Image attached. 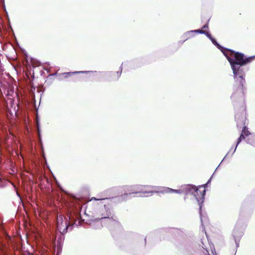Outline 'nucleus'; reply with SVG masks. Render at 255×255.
<instances>
[{
	"label": "nucleus",
	"instance_id": "obj_30",
	"mask_svg": "<svg viewBox=\"0 0 255 255\" xmlns=\"http://www.w3.org/2000/svg\"><path fill=\"white\" fill-rule=\"evenodd\" d=\"M231 151H233L232 148L230 149V150L229 151V152H231Z\"/></svg>",
	"mask_w": 255,
	"mask_h": 255
},
{
	"label": "nucleus",
	"instance_id": "obj_29",
	"mask_svg": "<svg viewBox=\"0 0 255 255\" xmlns=\"http://www.w3.org/2000/svg\"><path fill=\"white\" fill-rule=\"evenodd\" d=\"M248 143L252 144L251 142H250L249 141H247Z\"/></svg>",
	"mask_w": 255,
	"mask_h": 255
},
{
	"label": "nucleus",
	"instance_id": "obj_26",
	"mask_svg": "<svg viewBox=\"0 0 255 255\" xmlns=\"http://www.w3.org/2000/svg\"><path fill=\"white\" fill-rule=\"evenodd\" d=\"M208 27L207 25V24H206V25H204V26H203V28H206V27Z\"/></svg>",
	"mask_w": 255,
	"mask_h": 255
},
{
	"label": "nucleus",
	"instance_id": "obj_8",
	"mask_svg": "<svg viewBox=\"0 0 255 255\" xmlns=\"http://www.w3.org/2000/svg\"><path fill=\"white\" fill-rule=\"evenodd\" d=\"M119 191H121L122 195L118 197V200L120 201H126L132 198V195L129 192H126L122 186L118 188Z\"/></svg>",
	"mask_w": 255,
	"mask_h": 255
},
{
	"label": "nucleus",
	"instance_id": "obj_23",
	"mask_svg": "<svg viewBox=\"0 0 255 255\" xmlns=\"http://www.w3.org/2000/svg\"><path fill=\"white\" fill-rule=\"evenodd\" d=\"M206 253H205V255H209V252L206 249L205 250Z\"/></svg>",
	"mask_w": 255,
	"mask_h": 255
},
{
	"label": "nucleus",
	"instance_id": "obj_31",
	"mask_svg": "<svg viewBox=\"0 0 255 255\" xmlns=\"http://www.w3.org/2000/svg\"><path fill=\"white\" fill-rule=\"evenodd\" d=\"M146 238L144 239L145 242H146Z\"/></svg>",
	"mask_w": 255,
	"mask_h": 255
},
{
	"label": "nucleus",
	"instance_id": "obj_16",
	"mask_svg": "<svg viewBox=\"0 0 255 255\" xmlns=\"http://www.w3.org/2000/svg\"><path fill=\"white\" fill-rule=\"evenodd\" d=\"M193 32H195V33H201V34H205L206 33V31L204 30H203L201 29H197V30H193L188 31L186 33V34H189L190 33H193Z\"/></svg>",
	"mask_w": 255,
	"mask_h": 255
},
{
	"label": "nucleus",
	"instance_id": "obj_17",
	"mask_svg": "<svg viewBox=\"0 0 255 255\" xmlns=\"http://www.w3.org/2000/svg\"><path fill=\"white\" fill-rule=\"evenodd\" d=\"M36 125H37L36 126H37V134H38V138H39V140L41 141V130H40L39 123L38 121L37 122V124Z\"/></svg>",
	"mask_w": 255,
	"mask_h": 255
},
{
	"label": "nucleus",
	"instance_id": "obj_19",
	"mask_svg": "<svg viewBox=\"0 0 255 255\" xmlns=\"http://www.w3.org/2000/svg\"><path fill=\"white\" fill-rule=\"evenodd\" d=\"M210 40H211L213 37H212L211 35L207 32H206V33L205 34Z\"/></svg>",
	"mask_w": 255,
	"mask_h": 255
},
{
	"label": "nucleus",
	"instance_id": "obj_27",
	"mask_svg": "<svg viewBox=\"0 0 255 255\" xmlns=\"http://www.w3.org/2000/svg\"><path fill=\"white\" fill-rule=\"evenodd\" d=\"M211 178H210L208 180V182H207V184H208V183H210V182H211Z\"/></svg>",
	"mask_w": 255,
	"mask_h": 255
},
{
	"label": "nucleus",
	"instance_id": "obj_2",
	"mask_svg": "<svg viewBox=\"0 0 255 255\" xmlns=\"http://www.w3.org/2000/svg\"><path fill=\"white\" fill-rule=\"evenodd\" d=\"M114 198H104L98 199L95 197H92L91 201H103V205H94L93 206H89L87 207L86 212H89L91 215L96 220H102L106 222L108 228L111 229V226L119 227L120 223L118 221L117 218L114 216L113 211L109 206L110 203L112 202Z\"/></svg>",
	"mask_w": 255,
	"mask_h": 255
},
{
	"label": "nucleus",
	"instance_id": "obj_3",
	"mask_svg": "<svg viewBox=\"0 0 255 255\" xmlns=\"http://www.w3.org/2000/svg\"><path fill=\"white\" fill-rule=\"evenodd\" d=\"M223 52L230 62L234 78L244 80L245 74L241 68L242 66L251 62L255 58V56L245 57L244 54L233 50H227Z\"/></svg>",
	"mask_w": 255,
	"mask_h": 255
},
{
	"label": "nucleus",
	"instance_id": "obj_14",
	"mask_svg": "<svg viewBox=\"0 0 255 255\" xmlns=\"http://www.w3.org/2000/svg\"><path fill=\"white\" fill-rule=\"evenodd\" d=\"M243 139H245V136H243V135L241 134L240 137L238 138V139L237 140V144L235 147L234 150L233 151L232 155L235 153V152L236 150L238 145H239V144L241 142V141Z\"/></svg>",
	"mask_w": 255,
	"mask_h": 255
},
{
	"label": "nucleus",
	"instance_id": "obj_25",
	"mask_svg": "<svg viewBox=\"0 0 255 255\" xmlns=\"http://www.w3.org/2000/svg\"><path fill=\"white\" fill-rule=\"evenodd\" d=\"M229 153V152H228V153L225 155V156L224 157V158L222 160V162H223V161L225 159V158H226V157L228 156Z\"/></svg>",
	"mask_w": 255,
	"mask_h": 255
},
{
	"label": "nucleus",
	"instance_id": "obj_10",
	"mask_svg": "<svg viewBox=\"0 0 255 255\" xmlns=\"http://www.w3.org/2000/svg\"><path fill=\"white\" fill-rule=\"evenodd\" d=\"M157 192H161V193H175L178 194H183V187L182 186H181V188L180 189L175 190L173 189L168 187H164L163 188V190L157 191Z\"/></svg>",
	"mask_w": 255,
	"mask_h": 255
},
{
	"label": "nucleus",
	"instance_id": "obj_7",
	"mask_svg": "<svg viewBox=\"0 0 255 255\" xmlns=\"http://www.w3.org/2000/svg\"><path fill=\"white\" fill-rule=\"evenodd\" d=\"M246 227V224L241 221H238L235 225L232 236L235 240L237 248L239 247L240 241L244 234Z\"/></svg>",
	"mask_w": 255,
	"mask_h": 255
},
{
	"label": "nucleus",
	"instance_id": "obj_24",
	"mask_svg": "<svg viewBox=\"0 0 255 255\" xmlns=\"http://www.w3.org/2000/svg\"><path fill=\"white\" fill-rule=\"evenodd\" d=\"M37 91L38 92H40L41 91V90L40 89V87H37Z\"/></svg>",
	"mask_w": 255,
	"mask_h": 255
},
{
	"label": "nucleus",
	"instance_id": "obj_12",
	"mask_svg": "<svg viewBox=\"0 0 255 255\" xmlns=\"http://www.w3.org/2000/svg\"><path fill=\"white\" fill-rule=\"evenodd\" d=\"M90 71H79V72H67L61 74L59 75V77L58 78H67L69 76L76 73H89Z\"/></svg>",
	"mask_w": 255,
	"mask_h": 255
},
{
	"label": "nucleus",
	"instance_id": "obj_11",
	"mask_svg": "<svg viewBox=\"0 0 255 255\" xmlns=\"http://www.w3.org/2000/svg\"><path fill=\"white\" fill-rule=\"evenodd\" d=\"M181 255H196L195 251L191 247L184 248L182 252Z\"/></svg>",
	"mask_w": 255,
	"mask_h": 255
},
{
	"label": "nucleus",
	"instance_id": "obj_28",
	"mask_svg": "<svg viewBox=\"0 0 255 255\" xmlns=\"http://www.w3.org/2000/svg\"><path fill=\"white\" fill-rule=\"evenodd\" d=\"M56 74H52V75H49V76H54Z\"/></svg>",
	"mask_w": 255,
	"mask_h": 255
},
{
	"label": "nucleus",
	"instance_id": "obj_15",
	"mask_svg": "<svg viewBox=\"0 0 255 255\" xmlns=\"http://www.w3.org/2000/svg\"><path fill=\"white\" fill-rule=\"evenodd\" d=\"M64 234H60V237L57 240L58 248L61 247V244L64 240Z\"/></svg>",
	"mask_w": 255,
	"mask_h": 255
},
{
	"label": "nucleus",
	"instance_id": "obj_32",
	"mask_svg": "<svg viewBox=\"0 0 255 255\" xmlns=\"http://www.w3.org/2000/svg\"><path fill=\"white\" fill-rule=\"evenodd\" d=\"M1 81H0V84H2Z\"/></svg>",
	"mask_w": 255,
	"mask_h": 255
},
{
	"label": "nucleus",
	"instance_id": "obj_1",
	"mask_svg": "<svg viewBox=\"0 0 255 255\" xmlns=\"http://www.w3.org/2000/svg\"><path fill=\"white\" fill-rule=\"evenodd\" d=\"M234 92L231 96L235 110V119L238 128L243 126L241 135L246 136L251 134L246 126V106L245 103V91L246 81H235L234 84Z\"/></svg>",
	"mask_w": 255,
	"mask_h": 255
},
{
	"label": "nucleus",
	"instance_id": "obj_13",
	"mask_svg": "<svg viewBox=\"0 0 255 255\" xmlns=\"http://www.w3.org/2000/svg\"><path fill=\"white\" fill-rule=\"evenodd\" d=\"M212 42V43L216 46H217L219 49H221V50L222 51V52L224 53L223 52L224 51H227V50H230L229 49H223V48L217 42V41H216V40L215 39H214L213 38L211 40Z\"/></svg>",
	"mask_w": 255,
	"mask_h": 255
},
{
	"label": "nucleus",
	"instance_id": "obj_21",
	"mask_svg": "<svg viewBox=\"0 0 255 255\" xmlns=\"http://www.w3.org/2000/svg\"><path fill=\"white\" fill-rule=\"evenodd\" d=\"M29 85L31 87V89H32V90H35V87L33 86V84L32 82H30L29 83Z\"/></svg>",
	"mask_w": 255,
	"mask_h": 255
},
{
	"label": "nucleus",
	"instance_id": "obj_5",
	"mask_svg": "<svg viewBox=\"0 0 255 255\" xmlns=\"http://www.w3.org/2000/svg\"><path fill=\"white\" fill-rule=\"evenodd\" d=\"M122 188L124 189L126 192H129L131 195L137 194H147V195H139V197H148L152 195L153 193H156L155 189L157 187L148 185H127L122 186Z\"/></svg>",
	"mask_w": 255,
	"mask_h": 255
},
{
	"label": "nucleus",
	"instance_id": "obj_22",
	"mask_svg": "<svg viewBox=\"0 0 255 255\" xmlns=\"http://www.w3.org/2000/svg\"><path fill=\"white\" fill-rule=\"evenodd\" d=\"M16 195L17 196L19 197V198L20 199V200H21V196L17 192H16Z\"/></svg>",
	"mask_w": 255,
	"mask_h": 255
},
{
	"label": "nucleus",
	"instance_id": "obj_9",
	"mask_svg": "<svg viewBox=\"0 0 255 255\" xmlns=\"http://www.w3.org/2000/svg\"><path fill=\"white\" fill-rule=\"evenodd\" d=\"M103 223L107 224L106 222L104 221L96 220L93 218V221L91 223L90 226L93 229H100L103 227Z\"/></svg>",
	"mask_w": 255,
	"mask_h": 255
},
{
	"label": "nucleus",
	"instance_id": "obj_4",
	"mask_svg": "<svg viewBox=\"0 0 255 255\" xmlns=\"http://www.w3.org/2000/svg\"><path fill=\"white\" fill-rule=\"evenodd\" d=\"M183 194L186 195H192L195 198L199 206V214L201 223L203 222L202 206L204 201L206 190H199L195 186L190 184L182 185Z\"/></svg>",
	"mask_w": 255,
	"mask_h": 255
},
{
	"label": "nucleus",
	"instance_id": "obj_6",
	"mask_svg": "<svg viewBox=\"0 0 255 255\" xmlns=\"http://www.w3.org/2000/svg\"><path fill=\"white\" fill-rule=\"evenodd\" d=\"M69 221L67 218L59 216L57 218V229L60 234H65L68 232V230H72L74 226H79L81 224V221L78 220H72L70 216L69 217Z\"/></svg>",
	"mask_w": 255,
	"mask_h": 255
},
{
	"label": "nucleus",
	"instance_id": "obj_20",
	"mask_svg": "<svg viewBox=\"0 0 255 255\" xmlns=\"http://www.w3.org/2000/svg\"><path fill=\"white\" fill-rule=\"evenodd\" d=\"M82 207L80 205H78V207H76V210L77 213L79 212V211L81 209Z\"/></svg>",
	"mask_w": 255,
	"mask_h": 255
},
{
	"label": "nucleus",
	"instance_id": "obj_18",
	"mask_svg": "<svg viewBox=\"0 0 255 255\" xmlns=\"http://www.w3.org/2000/svg\"><path fill=\"white\" fill-rule=\"evenodd\" d=\"M170 232H173V233H176L179 234V233H183V231H181L180 230L177 229V228H170L168 229Z\"/></svg>",
	"mask_w": 255,
	"mask_h": 255
}]
</instances>
